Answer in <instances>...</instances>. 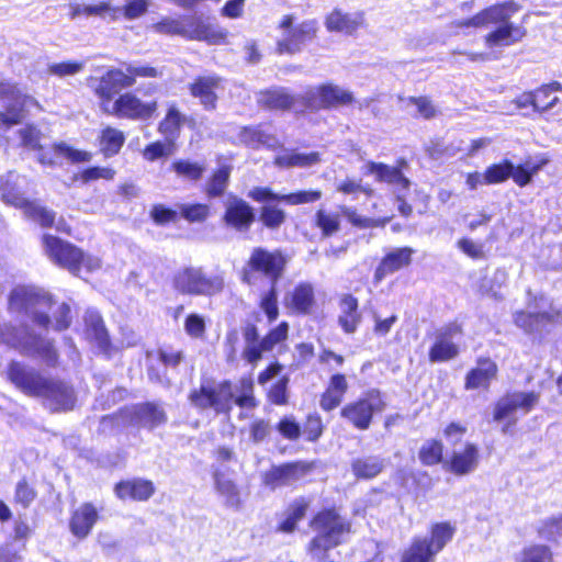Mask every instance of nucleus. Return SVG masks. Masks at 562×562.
Here are the masks:
<instances>
[{"label": "nucleus", "mask_w": 562, "mask_h": 562, "mask_svg": "<svg viewBox=\"0 0 562 562\" xmlns=\"http://www.w3.org/2000/svg\"><path fill=\"white\" fill-rule=\"evenodd\" d=\"M41 243L47 258L58 268L78 277L82 270L93 272L101 267V260L87 254L76 244L53 234H43Z\"/></svg>", "instance_id": "nucleus-6"}, {"label": "nucleus", "mask_w": 562, "mask_h": 562, "mask_svg": "<svg viewBox=\"0 0 562 562\" xmlns=\"http://www.w3.org/2000/svg\"><path fill=\"white\" fill-rule=\"evenodd\" d=\"M150 220L158 226L176 224L180 220L179 211L171 209L162 203H156L149 211Z\"/></svg>", "instance_id": "nucleus-61"}, {"label": "nucleus", "mask_w": 562, "mask_h": 562, "mask_svg": "<svg viewBox=\"0 0 562 562\" xmlns=\"http://www.w3.org/2000/svg\"><path fill=\"white\" fill-rule=\"evenodd\" d=\"M349 392V382L345 373L335 372L333 373L325 389L319 394L318 404L323 412L329 413L341 405Z\"/></svg>", "instance_id": "nucleus-28"}, {"label": "nucleus", "mask_w": 562, "mask_h": 562, "mask_svg": "<svg viewBox=\"0 0 562 562\" xmlns=\"http://www.w3.org/2000/svg\"><path fill=\"white\" fill-rule=\"evenodd\" d=\"M286 265V256L281 249L255 247L239 271V279L247 285H256L260 278L267 279L270 285L277 284L283 277Z\"/></svg>", "instance_id": "nucleus-9"}, {"label": "nucleus", "mask_w": 562, "mask_h": 562, "mask_svg": "<svg viewBox=\"0 0 562 562\" xmlns=\"http://www.w3.org/2000/svg\"><path fill=\"white\" fill-rule=\"evenodd\" d=\"M351 472L358 481H369L380 475L384 468V461L378 456L359 457L351 461Z\"/></svg>", "instance_id": "nucleus-42"}, {"label": "nucleus", "mask_w": 562, "mask_h": 562, "mask_svg": "<svg viewBox=\"0 0 562 562\" xmlns=\"http://www.w3.org/2000/svg\"><path fill=\"white\" fill-rule=\"evenodd\" d=\"M408 162L405 158H397L394 166L384 162L368 161L367 173L373 175L375 181L393 186L397 191L407 192L411 188V180L404 175Z\"/></svg>", "instance_id": "nucleus-24"}, {"label": "nucleus", "mask_w": 562, "mask_h": 562, "mask_svg": "<svg viewBox=\"0 0 562 562\" xmlns=\"http://www.w3.org/2000/svg\"><path fill=\"white\" fill-rule=\"evenodd\" d=\"M115 497L122 502H148L156 493L155 483L145 477L134 476L117 481L113 486Z\"/></svg>", "instance_id": "nucleus-25"}, {"label": "nucleus", "mask_w": 562, "mask_h": 562, "mask_svg": "<svg viewBox=\"0 0 562 562\" xmlns=\"http://www.w3.org/2000/svg\"><path fill=\"white\" fill-rule=\"evenodd\" d=\"M284 306L292 315L306 316L313 314L317 307L313 284L306 281L295 284L285 296Z\"/></svg>", "instance_id": "nucleus-27"}, {"label": "nucleus", "mask_w": 562, "mask_h": 562, "mask_svg": "<svg viewBox=\"0 0 562 562\" xmlns=\"http://www.w3.org/2000/svg\"><path fill=\"white\" fill-rule=\"evenodd\" d=\"M179 214L180 218L188 223H203L211 215V209L207 204L201 202L182 203L179 205Z\"/></svg>", "instance_id": "nucleus-59"}, {"label": "nucleus", "mask_w": 562, "mask_h": 562, "mask_svg": "<svg viewBox=\"0 0 562 562\" xmlns=\"http://www.w3.org/2000/svg\"><path fill=\"white\" fill-rule=\"evenodd\" d=\"M99 518L94 504L85 502L71 512L68 520L69 530L74 537L82 540L91 533Z\"/></svg>", "instance_id": "nucleus-30"}, {"label": "nucleus", "mask_w": 562, "mask_h": 562, "mask_svg": "<svg viewBox=\"0 0 562 562\" xmlns=\"http://www.w3.org/2000/svg\"><path fill=\"white\" fill-rule=\"evenodd\" d=\"M289 383L288 375H282L274 381L266 392L267 402L274 406H286L289 404Z\"/></svg>", "instance_id": "nucleus-58"}, {"label": "nucleus", "mask_w": 562, "mask_h": 562, "mask_svg": "<svg viewBox=\"0 0 562 562\" xmlns=\"http://www.w3.org/2000/svg\"><path fill=\"white\" fill-rule=\"evenodd\" d=\"M256 220V210L249 202L236 195L228 199L222 215V222L227 228L237 233H247Z\"/></svg>", "instance_id": "nucleus-22"}, {"label": "nucleus", "mask_w": 562, "mask_h": 562, "mask_svg": "<svg viewBox=\"0 0 562 562\" xmlns=\"http://www.w3.org/2000/svg\"><path fill=\"white\" fill-rule=\"evenodd\" d=\"M38 498L35 481L26 475L21 476L13 488V504L22 509H29Z\"/></svg>", "instance_id": "nucleus-45"}, {"label": "nucleus", "mask_w": 562, "mask_h": 562, "mask_svg": "<svg viewBox=\"0 0 562 562\" xmlns=\"http://www.w3.org/2000/svg\"><path fill=\"white\" fill-rule=\"evenodd\" d=\"M21 355L38 358L49 368L57 367L59 360V353L54 341L33 333L29 335V339Z\"/></svg>", "instance_id": "nucleus-34"}, {"label": "nucleus", "mask_w": 562, "mask_h": 562, "mask_svg": "<svg viewBox=\"0 0 562 562\" xmlns=\"http://www.w3.org/2000/svg\"><path fill=\"white\" fill-rule=\"evenodd\" d=\"M363 14H350L344 12L341 9L335 8L326 14L324 24L328 32L344 33L351 35L358 31L362 25Z\"/></svg>", "instance_id": "nucleus-35"}, {"label": "nucleus", "mask_w": 562, "mask_h": 562, "mask_svg": "<svg viewBox=\"0 0 562 562\" xmlns=\"http://www.w3.org/2000/svg\"><path fill=\"white\" fill-rule=\"evenodd\" d=\"M547 162L548 159H541L535 164H530L528 161L516 166L513 164V173L510 175V178L518 187L524 188L532 181L533 176H536L541 168L547 165Z\"/></svg>", "instance_id": "nucleus-55"}, {"label": "nucleus", "mask_w": 562, "mask_h": 562, "mask_svg": "<svg viewBox=\"0 0 562 562\" xmlns=\"http://www.w3.org/2000/svg\"><path fill=\"white\" fill-rule=\"evenodd\" d=\"M313 223L314 226L321 231L324 238L335 235L340 229L339 214L328 212L324 209H319L315 212Z\"/></svg>", "instance_id": "nucleus-54"}, {"label": "nucleus", "mask_w": 562, "mask_h": 562, "mask_svg": "<svg viewBox=\"0 0 562 562\" xmlns=\"http://www.w3.org/2000/svg\"><path fill=\"white\" fill-rule=\"evenodd\" d=\"M318 94L324 110L327 111L350 106L356 102L352 91L331 82L318 85Z\"/></svg>", "instance_id": "nucleus-37"}, {"label": "nucleus", "mask_w": 562, "mask_h": 562, "mask_svg": "<svg viewBox=\"0 0 562 562\" xmlns=\"http://www.w3.org/2000/svg\"><path fill=\"white\" fill-rule=\"evenodd\" d=\"M116 171L111 167L91 166L81 170L75 179L82 184H88L99 179L111 181L114 179Z\"/></svg>", "instance_id": "nucleus-63"}, {"label": "nucleus", "mask_w": 562, "mask_h": 562, "mask_svg": "<svg viewBox=\"0 0 562 562\" xmlns=\"http://www.w3.org/2000/svg\"><path fill=\"white\" fill-rule=\"evenodd\" d=\"M321 161V155L317 151L297 153L289 150L274 158V165L279 168H306Z\"/></svg>", "instance_id": "nucleus-48"}, {"label": "nucleus", "mask_w": 562, "mask_h": 562, "mask_svg": "<svg viewBox=\"0 0 562 562\" xmlns=\"http://www.w3.org/2000/svg\"><path fill=\"white\" fill-rule=\"evenodd\" d=\"M463 326L457 321L447 323L434 333V341L428 348L427 358L430 363H445L457 359L460 347L453 341L454 337L463 335Z\"/></svg>", "instance_id": "nucleus-17"}, {"label": "nucleus", "mask_w": 562, "mask_h": 562, "mask_svg": "<svg viewBox=\"0 0 562 562\" xmlns=\"http://www.w3.org/2000/svg\"><path fill=\"white\" fill-rule=\"evenodd\" d=\"M177 149V143L164 139L149 143L143 149V157L147 161H155L162 157L171 156Z\"/></svg>", "instance_id": "nucleus-60"}, {"label": "nucleus", "mask_w": 562, "mask_h": 562, "mask_svg": "<svg viewBox=\"0 0 562 562\" xmlns=\"http://www.w3.org/2000/svg\"><path fill=\"white\" fill-rule=\"evenodd\" d=\"M161 75L162 71L151 65L128 64L125 70L113 67L97 79L92 91L99 99L101 109L108 114L117 119L148 121L157 113V100L145 102L132 91L120 92L134 87L137 78L154 79Z\"/></svg>", "instance_id": "nucleus-1"}, {"label": "nucleus", "mask_w": 562, "mask_h": 562, "mask_svg": "<svg viewBox=\"0 0 562 562\" xmlns=\"http://www.w3.org/2000/svg\"><path fill=\"white\" fill-rule=\"evenodd\" d=\"M247 196L261 204L257 217L261 227L270 232H277L288 221V214L280 206L281 203L289 205L314 203L321 200L322 191L315 189L281 194L271 187L256 186L248 191Z\"/></svg>", "instance_id": "nucleus-4"}, {"label": "nucleus", "mask_w": 562, "mask_h": 562, "mask_svg": "<svg viewBox=\"0 0 562 562\" xmlns=\"http://www.w3.org/2000/svg\"><path fill=\"white\" fill-rule=\"evenodd\" d=\"M158 34L180 36L188 41L204 42L207 45H224L227 43L228 32L216 29L202 18L190 15L184 18L164 16L153 25Z\"/></svg>", "instance_id": "nucleus-8"}, {"label": "nucleus", "mask_w": 562, "mask_h": 562, "mask_svg": "<svg viewBox=\"0 0 562 562\" xmlns=\"http://www.w3.org/2000/svg\"><path fill=\"white\" fill-rule=\"evenodd\" d=\"M0 100H11L15 103L14 105L31 104L41 108L38 101L35 98L23 93L20 90L18 83L8 80H0Z\"/></svg>", "instance_id": "nucleus-52"}, {"label": "nucleus", "mask_w": 562, "mask_h": 562, "mask_svg": "<svg viewBox=\"0 0 562 562\" xmlns=\"http://www.w3.org/2000/svg\"><path fill=\"white\" fill-rule=\"evenodd\" d=\"M24 217L41 228L48 229L55 226L56 212L37 200H31L22 212Z\"/></svg>", "instance_id": "nucleus-47"}, {"label": "nucleus", "mask_w": 562, "mask_h": 562, "mask_svg": "<svg viewBox=\"0 0 562 562\" xmlns=\"http://www.w3.org/2000/svg\"><path fill=\"white\" fill-rule=\"evenodd\" d=\"M5 379L22 394L49 401L54 413L69 412L76 406L77 396L72 385L61 379L45 376L23 361H9Z\"/></svg>", "instance_id": "nucleus-2"}, {"label": "nucleus", "mask_w": 562, "mask_h": 562, "mask_svg": "<svg viewBox=\"0 0 562 562\" xmlns=\"http://www.w3.org/2000/svg\"><path fill=\"white\" fill-rule=\"evenodd\" d=\"M513 323L527 335L538 333L540 327L537 312H528L525 310H519L514 313Z\"/></svg>", "instance_id": "nucleus-62"}, {"label": "nucleus", "mask_w": 562, "mask_h": 562, "mask_svg": "<svg viewBox=\"0 0 562 562\" xmlns=\"http://www.w3.org/2000/svg\"><path fill=\"white\" fill-rule=\"evenodd\" d=\"M295 102V95L277 87L260 90L257 98L258 105L267 111H290Z\"/></svg>", "instance_id": "nucleus-36"}, {"label": "nucleus", "mask_w": 562, "mask_h": 562, "mask_svg": "<svg viewBox=\"0 0 562 562\" xmlns=\"http://www.w3.org/2000/svg\"><path fill=\"white\" fill-rule=\"evenodd\" d=\"M554 92H562L560 81L553 80L535 89L522 91L514 99L513 103L518 110L530 108L535 113L542 114L560 102V98L554 95Z\"/></svg>", "instance_id": "nucleus-19"}, {"label": "nucleus", "mask_w": 562, "mask_h": 562, "mask_svg": "<svg viewBox=\"0 0 562 562\" xmlns=\"http://www.w3.org/2000/svg\"><path fill=\"white\" fill-rule=\"evenodd\" d=\"M232 166L224 164L212 170L204 187L203 193L210 200L225 194L231 179Z\"/></svg>", "instance_id": "nucleus-41"}, {"label": "nucleus", "mask_w": 562, "mask_h": 562, "mask_svg": "<svg viewBox=\"0 0 562 562\" xmlns=\"http://www.w3.org/2000/svg\"><path fill=\"white\" fill-rule=\"evenodd\" d=\"M325 429L326 426L322 416L313 412L305 416L304 423L301 426V436H303L305 441L315 443L323 437Z\"/></svg>", "instance_id": "nucleus-57"}, {"label": "nucleus", "mask_w": 562, "mask_h": 562, "mask_svg": "<svg viewBox=\"0 0 562 562\" xmlns=\"http://www.w3.org/2000/svg\"><path fill=\"white\" fill-rule=\"evenodd\" d=\"M133 417L149 429L167 423V414L154 402H144L135 405Z\"/></svg>", "instance_id": "nucleus-44"}, {"label": "nucleus", "mask_w": 562, "mask_h": 562, "mask_svg": "<svg viewBox=\"0 0 562 562\" xmlns=\"http://www.w3.org/2000/svg\"><path fill=\"white\" fill-rule=\"evenodd\" d=\"M386 408V401L383 392L379 389H370L361 396L341 406L339 416L352 428L368 430L374 419V415Z\"/></svg>", "instance_id": "nucleus-12"}, {"label": "nucleus", "mask_w": 562, "mask_h": 562, "mask_svg": "<svg viewBox=\"0 0 562 562\" xmlns=\"http://www.w3.org/2000/svg\"><path fill=\"white\" fill-rule=\"evenodd\" d=\"M224 83L225 79L217 74L198 75L188 85V92L204 111L212 112L218 106Z\"/></svg>", "instance_id": "nucleus-20"}, {"label": "nucleus", "mask_w": 562, "mask_h": 562, "mask_svg": "<svg viewBox=\"0 0 562 562\" xmlns=\"http://www.w3.org/2000/svg\"><path fill=\"white\" fill-rule=\"evenodd\" d=\"M506 8L507 7L505 4H491L470 18L452 21L450 26L456 33L467 29L487 27L491 25V22H496L507 18V14H505Z\"/></svg>", "instance_id": "nucleus-31"}, {"label": "nucleus", "mask_w": 562, "mask_h": 562, "mask_svg": "<svg viewBox=\"0 0 562 562\" xmlns=\"http://www.w3.org/2000/svg\"><path fill=\"white\" fill-rule=\"evenodd\" d=\"M539 393L535 391L528 392H507L501 396L493 405L492 418L495 423L505 422L502 426L503 434L513 431L517 424L514 414L520 409L525 414L531 412L538 404Z\"/></svg>", "instance_id": "nucleus-14"}, {"label": "nucleus", "mask_w": 562, "mask_h": 562, "mask_svg": "<svg viewBox=\"0 0 562 562\" xmlns=\"http://www.w3.org/2000/svg\"><path fill=\"white\" fill-rule=\"evenodd\" d=\"M316 468L315 461L295 460L272 465L262 474V484L270 490L290 485L312 473Z\"/></svg>", "instance_id": "nucleus-18"}, {"label": "nucleus", "mask_w": 562, "mask_h": 562, "mask_svg": "<svg viewBox=\"0 0 562 562\" xmlns=\"http://www.w3.org/2000/svg\"><path fill=\"white\" fill-rule=\"evenodd\" d=\"M418 460L423 467L431 468L442 464L445 459V445L438 438L426 439L419 447Z\"/></svg>", "instance_id": "nucleus-46"}, {"label": "nucleus", "mask_w": 562, "mask_h": 562, "mask_svg": "<svg viewBox=\"0 0 562 562\" xmlns=\"http://www.w3.org/2000/svg\"><path fill=\"white\" fill-rule=\"evenodd\" d=\"M416 250L411 246L393 248L383 254L372 274V283L378 285L387 277L407 269L413 263Z\"/></svg>", "instance_id": "nucleus-23"}, {"label": "nucleus", "mask_w": 562, "mask_h": 562, "mask_svg": "<svg viewBox=\"0 0 562 562\" xmlns=\"http://www.w3.org/2000/svg\"><path fill=\"white\" fill-rule=\"evenodd\" d=\"M308 527L315 532L306 546L311 554H326L342 544L352 531L351 521L342 517L335 505L316 510L308 520Z\"/></svg>", "instance_id": "nucleus-5"}, {"label": "nucleus", "mask_w": 562, "mask_h": 562, "mask_svg": "<svg viewBox=\"0 0 562 562\" xmlns=\"http://www.w3.org/2000/svg\"><path fill=\"white\" fill-rule=\"evenodd\" d=\"M258 307L265 314L269 324L278 319L280 310L277 284H271L268 290L259 295Z\"/></svg>", "instance_id": "nucleus-50"}, {"label": "nucleus", "mask_w": 562, "mask_h": 562, "mask_svg": "<svg viewBox=\"0 0 562 562\" xmlns=\"http://www.w3.org/2000/svg\"><path fill=\"white\" fill-rule=\"evenodd\" d=\"M457 527L451 521L434 522L428 537H414L401 553L400 562H435L436 555L453 539Z\"/></svg>", "instance_id": "nucleus-11"}, {"label": "nucleus", "mask_w": 562, "mask_h": 562, "mask_svg": "<svg viewBox=\"0 0 562 562\" xmlns=\"http://www.w3.org/2000/svg\"><path fill=\"white\" fill-rule=\"evenodd\" d=\"M290 325L286 321L278 323L269 328L263 336H260L259 328L255 323H246L241 328L245 346L240 357L246 364L256 367L273 349L283 345L289 338Z\"/></svg>", "instance_id": "nucleus-10"}, {"label": "nucleus", "mask_w": 562, "mask_h": 562, "mask_svg": "<svg viewBox=\"0 0 562 562\" xmlns=\"http://www.w3.org/2000/svg\"><path fill=\"white\" fill-rule=\"evenodd\" d=\"M480 449L476 443L467 441L461 450L452 451L443 462V469L454 476H465L476 470L480 463Z\"/></svg>", "instance_id": "nucleus-26"}, {"label": "nucleus", "mask_w": 562, "mask_h": 562, "mask_svg": "<svg viewBox=\"0 0 562 562\" xmlns=\"http://www.w3.org/2000/svg\"><path fill=\"white\" fill-rule=\"evenodd\" d=\"M294 15L284 14L279 21L278 29L286 31V36L276 43L279 55L300 53L303 46L317 37L319 25L317 20H304L293 26Z\"/></svg>", "instance_id": "nucleus-15"}, {"label": "nucleus", "mask_w": 562, "mask_h": 562, "mask_svg": "<svg viewBox=\"0 0 562 562\" xmlns=\"http://www.w3.org/2000/svg\"><path fill=\"white\" fill-rule=\"evenodd\" d=\"M513 173V162L505 158L490 165L483 172V184H497L507 181Z\"/></svg>", "instance_id": "nucleus-56"}, {"label": "nucleus", "mask_w": 562, "mask_h": 562, "mask_svg": "<svg viewBox=\"0 0 562 562\" xmlns=\"http://www.w3.org/2000/svg\"><path fill=\"white\" fill-rule=\"evenodd\" d=\"M498 374L497 362L488 356H480L475 359V364L465 372L463 389L465 391L488 392Z\"/></svg>", "instance_id": "nucleus-21"}, {"label": "nucleus", "mask_w": 562, "mask_h": 562, "mask_svg": "<svg viewBox=\"0 0 562 562\" xmlns=\"http://www.w3.org/2000/svg\"><path fill=\"white\" fill-rule=\"evenodd\" d=\"M125 134L113 126H104L98 135L99 151L103 158H112L120 154L125 144Z\"/></svg>", "instance_id": "nucleus-40"}, {"label": "nucleus", "mask_w": 562, "mask_h": 562, "mask_svg": "<svg viewBox=\"0 0 562 562\" xmlns=\"http://www.w3.org/2000/svg\"><path fill=\"white\" fill-rule=\"evenodd\" d=\"M516 562H554V554L547 544L531 543L520 550Z\"/></svg>", "instance_id": "nucleus-53"}, {"label": "nucleus", "mask_w": 562, "mask_h": 562, "mask_svg": "<svg viewBox=\"0 0 562 562\" xmlns=\"http://www.w3.org/2000/svg\"><path fill=\"white\" fill-rule=\"evenodd\" d=\"M184 125L186 114L181 112L177 103L172 102L167 105L162 119L158 122L157 131L164 139L177 143Z\"/></svg>", "instance_id": "nucleus-38"}, {"label": "nucleus", "mask_w": 562, "mask_h": 562, "mask_svg": "<svg viewBox=\"0 0 562 562\" xmlns=\"http://www.w3.org/2000/svg\"><path fill=\"white\" fill-rule=\"evenodd\" d=\"M188 402L199 412L213 411L216 415H229L234 405L247 409L258 406L251 376L239 379L238 394H235L234 384L229 379L218 382L213 379L202 380L198 387L189 392Z\"/></svg>", "instance_id": "nucleus-3"}, {"label": "nucleus", "mask_w": 562, "mask_h": 562, "mask_svg": "<svg viewBox=\"0 0 562 562\" xmlns=\"http://www.w3.org/2000/svg\"><path fill=\"white\" fill-rule=\"evenodd\" d=\"M312 507V499L306 496H297L292 499L283 512V517L276 525L279 533L291 535L299 529V525L307 516Z\"/></svg>", "instance_id": "nucleus-29"}, {"label": "nucleus", "mask_w": 562, "mask_h": 562, "mask_svg": "<svg viewBox=\"0 0 562 562\" xmlns=\"http://www.w3.org/2000/svg\"><path fill=\"white\" fill-rule=\"evenodd\" d=\"M495 4H505L508 7L505 10L507 18L496 22H491V24L497 26L484 35L483 41L485 46L488 48L496 46H512L521 42L527 35L526 27L510 22L512 16L519 11L520 5L514 0L496 2Z\"/></svg>", "instance_id": "nucleus-16"}, {"label": "nucleus", "mask_w": 562, "mask_h": 562, "mask_svg": "<svg viewBox=\"0 0 562 562\" xmlns=\"http://www.w3.org/2000/svg\"><path fill=\"white\" fill-rule=\"evenodd\" d=\"M238 139L246 147L259 148L263 145H268L271 135L266 133L260 125H245L238 131Z\"/></svg>", "instance_id": "nucleus-51"}, {"label": "nucleus", "mask_w": 562, "mask_h": 562, "mask_svg": "<svg viewBox=\"0 0 562 562\" xmlns=\"http://www.w3.org/2000/svg\"><path fill=\"white\" fill-rule=\"evenodd\" d=\"M30 334L26 325L3 323L0 325V345L22 353Z\"/></svg>", "instance_id": "nucleus-43"}, {"label": "nucleus", "mask_w": 562, "mask_h": 562, "mask_svg": "<svg viewBox=\"0 0 562 562\" xmlns=\"http://www.w3.org/2000/svg\"><path fill=\"white\" fill-rule=\"evenodd\" d=\"M54 304L55 299L53 294L32 284H16L7 296L9 314L31 316L33 323L44 329L49 328L52 318L45 312H37V308H50Z\"/></svg>", "instance_id": "nucleus-7"}, {"label": "nucleus", "mask_w": 562, "mask_h": 562, "mask_svg": "<svg viewBox=\"0 0 562 562\" xmlns=\"http://www.w3.org/2000/svg\"><path fill=\"white\" fill-rule=\"evenodd\" d=\"M85 333L91 341H94L99 350L111 357L115 350L103 317L98 312H89L85 316Z\"/></svg>", "instance_id": "nucleus-32"}, {"label": "nucleus", "mask_w": 562, "mask_h": 562, "mask_svg": "<svg viewBox=\"0 0 562 562\" xmlns=\"http://www.w3.org/2000/svg\"><path fill=\"white\" fill-rule=\"evenodd\" d=\"M537 533L547 541H557L562 537V515L542 520Z\"/></svg>", "instance_id": "nucleus-64"}, {"label": "nucleus", "mask_w": 562, "mask_h": 562, "mask_svg": "<svg viewBox=\"0 0 562 562\" xmlns=\"http://www.w3.org/2000/svg\"><path fill=\"white\" fill-rule=\"evenodd\" d=\"M172 288L182 295L214 296L225 286L221 274H206L201 267H184L178 270L171 280Z\"/></svg>", "instance_id": "nucleus-13"}, {"label": "nucleus", "mask_w": 562, "mask_h": 562, "mask_svg": "<svg viewBox=\"0 0 562 562\" xmlns=\"http://www.w3.org/2000/svg\"><path fill=\"white\" fill-rule=\"evenodd\" d=\"M215 492L225 501V505L235 509L240 508L241 497L238 485L220 469L212 472Z\"/></svg>", "instance_id": "nucleus-39"}, {"label": "nucleus", "mask_w": 562, "mask_h": 562, "mask_svg": "<svg viewBox=\"0 0 562 562\" xmlns=\"http://www.w3.org/2000/svg\"><path fill=\"white\" fill-rule=\"evenodd\" d=\"M170 170L182 180L198 182L203 178L205 167L199 161L190 159H176L170 165Z\"/></svg>", "instance_id": "nucleus-49"}, {"label": "nucleus", "mask_w": 562, "mask_h": 562, "mask_svg": "<svg viewBox=\"0 0 562 562\" xmlns=\"http://www.w3.org/2000/svg\"><path fill=\"white\" fill-rule=\"evenodd\" d=\"M340 313L337 323L346 335L355 334L362 322L359 300L351 293H344L338 299Z\"/></svg>", "instance_id": "nucleus-33"}]
</instances>
